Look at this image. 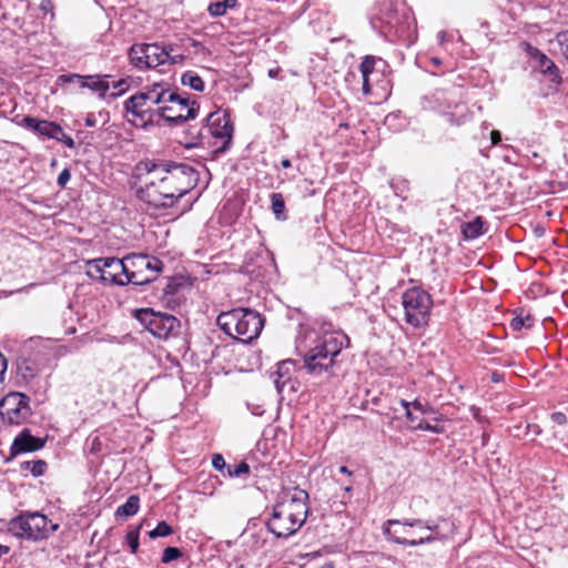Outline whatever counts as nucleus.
Returning <instances> with one entry per match:
<instances>
[{"label": "nucleus", "instance_id": "1", "mask_svg": "<svg viewBox=\"0 0 568 568\" xmlns=\"http://www.w3.org/2000/svg\"><path fill=\"white\" fill-rule=\"evenodd\" d=\"M136 170V197L153 210L173 207L199 180L197 171L184 163L145 161Z\"/></svg>", "mask_w": 568, "mask_h": 568}, {"label": "nucleus", "instance_id": "2", "mask_svg": "<svg viewBox=\"0 0 568 568\" xmlns=\"http://www.w3.org/2000/svg\"><path fill=\"white\" fill-rule=\"evenodd\" d=\"M307 499L305 490L295 488L288 498L278 500L266 521L268 531L276 538H288L296 534L307 518Z\"/></svg>", "mask_w": 568, "mask_h": 568}, {"label": "nucleus", "instance_id": "3", "mask_svg": "<svg viewBox=\"0 0 568 568\" xmlns=\"http://www.w3.org/2000/svg\"><path fill=\"white\" fill-rule=\"evenodd\" d=\"M349 338L342 331L325 332L316 336L303 355V368L314 377L331 376L335 357L348 346Z\"/></svg>", "mask_w": 568, "mask_h": 568}, {"label": "nucleus", "instance_id": "4", "mask_svg": "<svg viewBox=\"0 0 568 568\" xmlns=\"http://www.w3.org/2000/svg\"><path fill=\"white\" fill-rule=\"evenodd\" d=\"M438 525L433 520H387L384 534L398 545L418 546L438 540Z\"/></svg>", "mask_w": 568, "mask_h": 568}, {"label": "nucleus", "instance_id": "5", "mask_svg": "<svg viewBox=\"0 0 568 568\" xmlns=\"http://www.w3.org/2000/svg\"><path fill=\"white\" fill-rule=\"evenodd\" d=\"M166 102H178L180 109L187 106L186 98L166 90L160 83H155L145 91H141L130 97L124 103V109L135 118H140L145 122H152L154 120V115H156V109H153V106L164 104Z\"/></svg>", "mask_w": 568, "mask_h": 568}, {"label": "nucleus", "instance_id": "6", "mask_svg": "<svg viewBox=\"0 0 568 568\" xmlns=\"http://www.w3.org/2000/svg\"><path fill=\"white\" fill-rule=\"evenodd\" d=\"M216 322L225 334L243 343L256 338L264 326L261 315L248 308H234L221 313Z\"/></svg>", "mask_w": 568, "mask_h": 568}, {"label": "nucleus", "instance_id": "7", "mask_svg": "<svg viewBox=\"0 0 568 568\" xmlns=\"http://www.w3.org/2000/svg\"><path fill=\"white\" fill-rule=\"evenodd\" d=\"M404 318L407 324L418 328L429 321L433 301L430 295L420 287L406 290L402 295Z\"/></svg>", "mask_w": 568, "mask_h": 568}, {"label": "nucleus", "instance_id": "8", "mask_svg": "<svg viewBox=\"0 0 568 568\" xmlns=\"http://www.w3.org/2000/svg\"><path fill=\"white\" fill-rule=\"evenodd\" d=\"M58 527V524H53L40 513L20 515L9 523V531L12 535L32 540L47 538Z\"/></svg>", "mask_w": 568, "mask_h": 568}, {"label": "nucleus", "instance_id": "9", "mask_svg": "<svg viewBox=\"0 0 568 568\" xmlns=\"http://www.w3.org/2000/svg\"><path fill=\"white\" fill-rule=\"evenodd\" d=\"M134 316L155 337L166 339L179 333L180 321L173 315L154 312L152 308H140Z\"/></svg>", "mask_w": 568, "mask_h": 568}, {"label": "nucleus", "instance_id": "10", "mask_svg": "<svg viewBox=\"0 0 568 568\" xmlns=\"http://www.w3.org/2000/svg\"><path fill=\"white\" fill-rule=\"evenodd\" d=\"M206 135L221 139L223 141L222 150H226L233 138V124L226 111L217 110L211 112L206 116V125L197 131L194 136L195 141L190 145L197 146L202 144Z\"/></svg>", "mask_w": 568, "mask_h": 568}, {"label": "nucleus", "instance_id": "11", "mask_svg": "<svg viewBox=\"0 0 568 568\" xmlns=\"http://www.w3.org/2000/svg\"><path fill=\"white\" fill-rule=\"evenodd\" d=\"M128 261L129 273L124 282L134 285H144L154 281L163 267L159 258L142 254L129 255Z\"/></svg>", "mask_w": 568, "mask_h": 568}, {"label": "nucleus", "instance_id": "12", "mask_svg": "<svg viewBox=\"0 0 568 568\" xmlns=\"http://www.w3.org/2000/svg\"><path fill=\"white\" fill-rule=\"evenodd\" d=\"M30 416V398L23 393L10 392L0 400V418L3 424L18 426Z\"/></svg>", "mask_w": 568, "mask_h": 568}, {"label": "nucleus", "instance_id": "13", "mask_svg": "<svg viewBox=\"0 0 568 568\" xmlns=\"http://www.w3.org/2000/svg\"><path fill=\"white\" fill-rule=\"evenodd\" d=\"M129 59L136 69L144 70L168 63V52L163 43H134L129 49Z\"/></svg>", "mask_w": 568, "mask_h": 568}, {"label": "nucleus", "instance_id": "14", "mask_svg": "<svg viewBox=\"0 0 568 568\" xmlns=\"http://www.w3.org/2000/svg\"><path fill=\"white\" fill-rule=\"evenodd\" d=\"M175 105H163L158 106L155 110V114L160 118H163L168 123L178 125L181 124L189 119H194L199 112V105L195 101L190 103L187 101V106L184 109H180L179 103L174 102Z\"/></svg>", "mask_w": 568, "mask_h": 568}, {"label": "nucleus", "instance_id": "15", "mask_svg": "<svg viewBox=\"0 0 568 568\" xmlns=\"http://www.w3.org/2000/svg\"><path fill=\"white\" fill-rule=\"evenodd\" d=\"M104 283H111L116 285H126L129 282H124L129 273V261L128 256L123 260L118 257H105Z\"/></svg>", "mask_w": 568, "mask_h": 568}, {"label": "nucleus", "instance_id": "16", "mask_svg": "<svg viewBox=\"0 0 568 568\" xmlns=\"http://www.w3.org/2000/svg\"><path fill=\"white\" fill-rule=\"evenodd\" d=\"M20 125L49 139L57 138V133H60L61 131V126L59 124L48 120H39L30 115L24 116L21 120Z\"/></svg>", "mask_w": 568, "mask_h": 568}, {"label": "nucleus", "instance_id": "17", "mask_svg": "<svg viewBox=\"0 0 568 568\" xmlns=\"http://www.w3.org/2000/svg\"><path fill=\"white\" fill-rule=\"evenodd\" d=\"M44 445V442L30 434L28 429H23L19 436H17L11 446V454L18 455L20 453H32L39 450Z\"/></svg>", "mask_w": 568, "mask_h": 568}, {"label": "nucleus", "instance_id": "18", "mask_svg": "<svg viewBox=\"0 0 568 568\" xmlns=\"http://www.w3.org/2000/svg\"><path fill=\"white\" fill-rule=\"evenodd\" d=\"M537 57L538 69L540 72L546 75L550 82L559 84L561 82V77L555 62L541 52H538Z\"/></svg>", "mask_w": 568, "mask_h": 568}, {"label": "nucleus", "instance_id": "19", "mask_svg": "<svg viewBox=\"0 0 568 568\" xmlns=\"http://www.w3.org/2000/svg\"><path fill=\"white\" fill-rule=\"evenodd\" d=\"M104 78H110L109 74L101 75H87V78H77L82 81V88H88L94 92H98L100 98H104L105 93L110 89L109 82Z\"/></svg>", "mask_w": 568, "mask_h": 568}, {"label": "nucleus", "instance_id": "20", "mask_svg": "<svg viewBox=\"0 0 568 568\" xmlns=\"http://www.w3.org/2000/svg\"><path fill=\"white\" fill-rule=\"evenodd\" d=\"M294 366L295 363L292 359L282 361L281 363L277 364L274 384L278 393L283 392L285 384L291 379V374Z\"/></svg>", "mask_w": 568, "mask_h": 568}, {"label": "nucleus", "instance_id": "21", "mask_svg": "<svg viewBox=\"0 0 568 568\" xmlns=\"http://www.w3.org/2000/svg\"><path fill=\"white\" fill-rule=\"evenodd\" d=\"M140 508V497L138 495H131L126 501L119 506L115 510V517L129 518L134 516Z\"/></svg>", "mask_w": 568, "mask_h": 568}, {"label": "nucleus", "instance_id": "22", "mask_svg": "<svg viewBox=\"0 0 568 568\" xmlns=\"http://www.w3.org/2000/svg\"><path fill=\"white\" fill-rule=\"evenodd\" d=\"M104 263H105V257L88 261L85 264V274L93 280H98V281L104 283V273H103V270L105 267V265H103Z\"/></svg>", "mask_w": 568, "mask_h": 568}, {"label": "nucleus", "instance_id": "23", "mask_svg": "<svg viewBox=\"0 0 568 568\" xmlns=\"http://www.w3.org/2000/svg\"><path fill=\"white\" fill-rule=\"evenodd\" d=\"M163 47L168 52V63L170 64H181L185 60V51L182 49V45L179 43L163 42Z\"/></svg>", "mask_w": 568, "mask_h": 568}, {"label": "nucleus", "instance_id": "24", "mask_svg": "<svg viewBox=\"0 0 568 568\" xmlns=\"http://www.w3.org/2000/svg\"><path fill=\"white\" fill-rule=\"evenodd\" d=\"M484 222L481 217H476L475 220L467 222L463 225L462 232L465 239L474 240L483 234Z\"/></svg>", "mask_w": 568, "mask_h": 568}, {"label": "nucleus", "instance_id": "25", "mask_svg": "<svg viewBox=\"0 0 568 568\" xmlns=\"http://www.w3.org/2000/svg\"><path fill=\"white\" fill-rule=\"evenodd\" d=\"M237 6V0H223L212 2L207 7V11L212 17H222L229 9H234Z\"/></svg>", "mask_w": 568, "mask_h": 568}, {"label": "nucleus", "instance_id": "26", "mask_svg": "<svg viewBox=\"0 0 568 568\" xmlns=\"http://www.w3.org/2000/svg\"><path fill=\"white\" fill-rule=\"evenodd\" d=\"M550 45L555 52H559L568 61V30L558 32Z\"/></svg>", "mask_w": 568, "mask_h": 568}, {"label": "nucleus", "instance_id": "27", "mask_svg": "<svg viewBox=\"0 0 568 568\" xmlns=\"http://www.w3.org/2000/svg\"><path fill=\"white\" fill-rule=\"evenodd\" d=\"M181 82L183 85H187L197 92H203L204 88H205V84H204V81L202 80V78L199 77L193 71L184 72L181 77Z\"/></svg>", "mask_w": 568, "mask_h": 568}, {"label": "nucleus", "instance_id": "28", "mask_svg": "<svg viewBox=\"0 0 568 568\" xmlns=\"http://www.w3.org/2000/svg\"><path fill=\"white\" fill-rule=\"evenodd\" d=\"M47 467H48L47 463L41 459L26 460V462H22L20 465L21 470H30V473L34 477L42 476L45 473Z\"/></svg>", "mask_w": 568, "mask_h": 568}, {"label": "nucleus", "instance_id": "29", "mask_svg": "<svg viewBox=\"0 0 568 568\" xmlns=\"http://www.w3.org/2000/svg\"><path fill=\"white\" fill-rule=\"evenodd\" d=\"M272 211L277 220L285 219V201L281 193H273L271 195Z\"/></svg>", "mask_w": 568, "mask_h": 568}, {"label": "nucleus", "instance_id": "30", "mask_svg": "<svg viewBox=\"0 0 568 568\" xmlns=\"http://www.w3.org/2000/svg\"><path fill=\"white\" fill-rule=\"evenodd\" d=\"M18 372L24 379H29L37 374V368L30 359L22 358L18 362Z\"/></svg>", "mask_w": 568, "mask_h": 568}, {"label": "nucleus", "instance_id": "31", "mask_svg": "<svg viewBox=\"0 0 568 568\" xmlns=\"http://www.w3.org/2000/svg\"><path fill=\"white\" fill-rule=\"evenodd\" d=\"M172 532L173 529L166 521H160L148 535L151 539H156L159 537L170 536Z\"/></svg>", "mask_w": 568, "mask_h": 568}, {"label": "nucleus", "instance_id": "32", "mask_svg": "<svg viewBox=\"0 0 568 568\" xmlns=\"http://www.w3.org/2000/svg\"><path fill=\"white\" fill-rule=\"evenodd\" d=\"M376 60L372 55H366L359 64V71L363 78H369L375 70Z\"/></svg>", "mask_w": 568, "mask_h": 568}, {"label": "nucleus", "instance_id": "33", "mask_svg": "<svg viewBox=\"0 0 568 568\" xmlns=\"http://www.w3.org/2000/svg\"><path fill=\"white\" fill-rule=\"evenodd\" d=\"M141 525L138 526L135 529L130 530L126 534V542L130 547V550L132 554H136L139 549V534H140Z\"/></svg>", "mask_w": 568, "mask_h": 568}, {"label": "nucleus", "instance_id": "34", "mask_svg": "<svg viewBox=\"0 0 568 568\" xmlns=\"http://www.w3.org/2000/svg\"><path fill=\"white\" fill-rule=\"evenodd\" d=\"M178 284L174 281H168L163 287V301L165 304L171 305L173 302V295L178 290Z\"/></svg>", "mask_w": 568, "mask_h": 568}, {"label": "nucleus", "instance_id": "35", "mask_svg": "<svg viewBox=\"0 0 568 568\" xmlns=\"http://www.w3.org/2000/svg\"><path fill=\"white\" fill-rule=\"evenodd\" d=\"M250 473V466L246 462H241L239 465L232 467L227 466V476L229 477H240L242 475Z\"/></svg>", "mask_w": 568, "mask_h": 568}, {"label": "nucleus", "instance_id": "36", "mask_svg": "<svg viewBox=\"0 0 568 568\" xmlns=\"http://www.w3.org/2000/svg\"><path fill=\"white\" fill-rule=\"evenodd\" d=\"M182 557V551L176 547H168L164 549L162 555V562L169 564L172 560H175L178 558Z\"/></svg>", "mask_w": 568, "mask_h": 568}, {"label": "nucleus", "instance_id": "37", "mask_svg": "<svg viewBox=\"0 0 568 568\" xmlns=\"http://www.w3.org/2000/svg\"><path fill=\"white\" fill-rule=\"evenodd\" d=\"M531 318L530 316H527L526 318L523 317H514L510 322V326L514 331H520L523 327H530L531 326Z\"/></svg>", "mask_w": 568, "mask_h": 568}, {"label": "nucleus", "instance_id": "38", "mask_svg": "<svg viewBox=\"0 0 568 568\" xmlns=\"http://www.w3.org/2000/svg\"><path fill=\"white\" fill-rule=\"evenodd\" d=\"M73 78H87V75H81V74H77V73L62 74L58 78V81L60 83H77V84H79L80 88H82V81H80L78 79H73Z\"/></svg>", "mask_w": 568, "mask_h": 568}, {"label": "nucleus", "instance_id": "39", "mask_svg": "<svg viewBox=\"0 0 568 568\" xmlns=\"http://www.w3.org/2000/svg\"><path fill=\"white\" fill-rule=\"evenodd\" d=\"M52 139L63 143L64 145H67L70 149H73L75 145L74 140L70 135L65 134L62 128H61L60 133H57V138H52Z\"/></svg>", "mask_w": 568, "mask_h": 568}, {"label": "nucleus", "instance_id": "40", "mask_svg": "<svg viewBox=\"0 0 568 568\" xmlns=\"http://www.w3.org/2000/svg\"><path fill=\"white\" fill-rule=\"evenodd\" d=\"M39 8L44 16L50 14V20L54 19V6L51 0H42Z\"/></svg>", "mask_w": 568, "mask_h": 568}, {"label": "nucleus", "instance_id": "41", "mask_svg": "<svg viewBox=\"0 0 568 568\" xmlns=\"http://www.w3.org/2000/svg\"><path fill=\"white\" fill-rule=\"evenodd\" d=\"M112 87L114 90H116V92L112 93L111 97L116 98V97L123 94L128 90L129 84H128L126 80L121 79V80L114 82Z\"/></svg>", "mask_w": 568, "mask_h": 568}, {"label": "nucleus", "instance_id": "42", "mask_svg": "<svg viewBox=\"0 0 568 568\" xmlns=\"http://www.w3.org/2000/svg\"><path fill=\"white\" fill-rule=\"evenodd\" d=\"M212 465L215 469H217L220 471H224V469L227 470V466H229V465H226L224 457L221 454L213 455Z\"/></svg>", "mask_w": 568, "mask_h": 568}, {"label": "nucleus", "instance_id": "43", "mask_svg": "<svg viewBox=\"0 0 568 568\" xmlns=\"http://www.w3.org/2000/svg\"><path fill=\"white\" fill-rule=\"evenodd\" d=\"M71 179V173L68 169H63L58 175L57 183L60 187H65Z\"/></svg>", "mask_w": 568, "mask_h": 568}, {"label": "nucleus", "instance_id": "44", "mask_svg": "<svg viewBox=\"0 0 568 568\" xmlns=\"http://www.w3.org/2000/svg\"><path fill=\"white\" fill-rule=\"evenodd\" d=\"M550 419L554 424L556 425H559V426H562V425H566L568 419H567V416L566 414L561 413V412H555L550 415Z\"/></svg>", "mask_w": 568, "mask_h": 568}, {"label": "nucleus", "instance_id": "45", "mask_svg": "<svg viewBox=\"0 0 568 568\" xmlns=\"http://www.w3.org/2000/svg\"><path fill=\"white\" fill-rule=\"evenodd\" d=\"M7 359L6 357L3 356V354L0 352V385L3 384L4 382V375H6V372H7Z\"/></svg>", "mask_w": 568, "mask_h": 568}, {"label": "nucleus", "instance_id": "46", "mask_svg": "<svg viewBox=\"0 0 568 568\" xmlns=\"http://www.w3.org/2000/svg\"><path fill=\"white\" fill-rule=\"evenodd\" d=\"M410 406L420 412L422 414H427L430 410V407L427 404H423L419 400H414L410 403Z\"/></svg>", "mask_w": 568, "mask_h": 568}, {"label": "nucleus", "instance_id": "47", "mask_svg": "<svg viewBox=\"0 0 568 568\" xmlns=\"http://www.w3.org/2000/svg\"><path fill=\"white\" fill-rule=\"evenodd\" d=\"M399 403L405 408V414H406L407 419H409L413 423L415 417L410 410V403L405 399H400Z\"/></svg>", "mask_w": 568, "mask_h": 568}, {"label": "nucleus", "instance_id": "48", "mask_svg": "<svg viewBox=\"0 0 568 568\" xmlns=\"http://www.w3.org/2000/svg\"><path fill=\"white\" fill-rule=\"evenodd\" d=\"M416 429H423V430H429V432H433V433H438V429L436 426H432L429 423L427 422H423L420 420L416 426H415Z\"/></svg>", "mask_w": 568, "mask_h": 568}, {"label": "nucleus", "instance_id": "49", "mask_svg": "<svg viewBox=\"0 0 568 568\" xmlns=\"http://www.w3.org/2000/svg\"><path fill=\"white\" fill-rule=\"evenodd\" d=\"M362 91L364 94H369L371 91H372V85H371V82H369V78H363V85H362Z\"/></svg>", "mask_w": 568, "mask_h": 568}, {"label": "nucleus", "instance_id": "50", "mask_svg": "<svg viewBox=\"0 0 568 568\" xmlns=\"http://www.w3.org/2000/svg\"><path fill=\"white\" fill-rule=\"evenodd\" d=\"M490 139H491V144L493 145H496L498 144L500 141H501V134L499 131H491L490 132Z\"/></svg>", "mask_w": 568, "mask_h": 568}, {"label": "nucleus", "instance_id": "51", "mask_svg": "<svg viewBox=\"0 0 568 568\" xmlns=\"http://www.w3.org/2000/svg\"><path fill=\"white\" fill-rule=\"evenodd\" d=\"M95 116L93 114H89L87 118H85V125L89 126V128H92V126H95Z\"/></svg>", "mask_w": 568, "mask_h": 568}, {"label": "nucleus", "instance_id": "52", "mask_svg": "<svg viewBox=\"0 0 568 568\" xmlns=\"http://www.w3.org/2000/svg\"><path fill=\"white\" fill-rule=\"evenodd\" d=\"M280 72H281V69H280V68L270 69V70H268V77H270V78L275 79V78H277V75L280 74Z\"/></svg>", "mask_w": 568, "mask_h": 568}, {"label": "nucleus", "instance_id": "53", "mask_svg": "<svg viewBox=\"0 0 568 568\" xmlns=\"http://www.w3.org/2000/svg\"><path fill=\"white\" fill-rule=\"evenodd\" d=\"M338 470H339L341 474H345L347 476H352L353 475V473L346 466H341Z\"/></svg>", "mask_w": 568, "mask_h": 568}, {"label": "nucleus", "instance_id": "54", "mask_svg": "<svg viewBox=\"0 0 568 568\" xmlns=\"http://www.w3.org/2000/svg\"><path fill=\"white\" fill-rule=\"evenodd\" d=\"M291 165H292V164H291V161H290L288 159H283V160L281 161V166H282L283 169H288V168H291Z\"/></svg>", "mask_w": 568, "mask_h": 568}, {"label": "nucleus", "instance_id": "55", "mask_svg": "<svg viewBox=\"0 0 568 568\" xmlns=\"http://www.w3.org/2000/svg\"><path fill=\"white\" fill-rule=\"evenodd\" d=\"M430 61L435 64V65H439L442 63L440 59L439 58H432Z\"/></svg>", "mask_w": 568, "mask_h": 568}, {"label": "nucleus", "instance_id": "56", "mask_svg": "<svg viewBox=\"0 0 568 568\" xmlns=\"http://www.w3.org/2000/svg\"><path fill=\"white\" fill-rule=\"evenodd\" d=\"M344 491H345V493H351V491H352V486H351V485L345 486V487H344Z\"/></svg>", "mask_w": 568, "mask_h": 568}]
</instances>
